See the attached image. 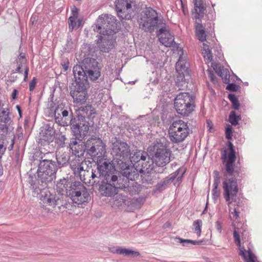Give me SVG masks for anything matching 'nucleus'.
<instances>
[{"label":"nucleus","mask_w":262,"mask_h":262,"mask_svg":"<svg viewBox=\"0 0 262 262\" xmlns=\"http://www.w3.org/2000/svg\"><path fill=\"white\" fill-rule=\"evenodd\" d=\"M221 158L225 165L224 180L223 182V195L228 205H229L232 201L235 200L238 191L237 182L233 177L236 157L233 145L231 142H229L228 149H225L222 151Z\"/></svg>","instance_id":"1"},{"label":"nucleus","mask_w":262,"mask_h":262,"mask_svg":"<svg viewBox=\"0 0 262 262\" xmlns=\"http://www.w3.org/2000/svg\"><path fill=\"white\" fill-rule=\"evenodd\" d=\"M115 18L109 15H101L97 18L93 30L100 35L97 44L101 51L107 53L116 44V32L115 31Z\"/></svg>","instance_id":"2"},{"label":"nucleus","mask_w":262,"mask_h":262,"mask_svg":"<svg viewBox=\"0 0 262 262\" xmlns=\"http://www.w3.org/2000/svg\"><path fill=\"white\" fill-rule=\"evenodd\" d=\"M128 170L121 171V175L118 177L115 181L106 182L102 181L105 184L101 187V193L105 196H111L117 193V189H123L129 192L131 194L138 193L140 191V186L134 182L136 178H138V173H131L129 174Z\"/></svg>","instance_id":"3"},{"label":"nucleus","mask_w":262,"mask_h":262,"mask_svg":"<svg viewBox=\"0 0 262 262\" xmlns=\"http://www.w3.org/2000/svg\"><path fill=\"white\" fill-rule=\"evenodd\" d=\"M112 149L114 157V164L121 171L128 170L130 172L129 174L131 173H138L137 170L130 167L126 163L130 155V147L126 142L116 139L112 143Z\"/></svg>","instance_id":"4"},{"label":"nucleus","mask_w":262,"mask_h":262,"mask_svg":"<svg viewBox=\"0 0 262 262\" xmlns=\"http://www.w3.org/2000/svg\"><path fill=\"white\" fill-rule=\"evenodd\" d=\"M73 72L74 76H84L88 80L89 78L93 81H96L100 76V70L97 60L92 58H85L80 65H76L73 67Z\"/></svg>","instance_id":"5"},{"label":"nucleus","mask_w":262,"mask_h":262,"mask_svg":"<svg viewBox=\"0 0 262 262\" xmlns=\"http://www.w3.org/2000/svg\"><path fill=\"white\" fill-rule=\"evenodd\" d=\"M138 22L141 29L149 33L160 29L165 23L158 16L157 12L150 7L146 8L141 12Z\"/></svg>","instance_id":"6"},{"label":"nucleus","mask_w":262,"mask_h":262,"mask_svg":"<svg viewBox=\"0 0 262 262\" xmlns=\"http://www.w3.org/2000/svg\"><path fill=\"white\" fill-rule=\"evenodd\" d=\"M148 151L153 155V160L158 167H163L171 161V151L160 140L155 141L148 147Z\"/></svg>","instance_id":"7"},{"label":"nucleus","mask_w":262,"mask_h":262,"mask_svg":"<svg viewBox=\"0 0 262 262\" xmlns=\"http://www.w3.org/2000/svg\"><path fill=\"white\" fill-rule=\"evenodd\" d=\"M193 96L189 93H180L174 99V107L177 113L183 116H188L194 108Z\"/></svg>","instance_id":"8"},{"label":"nucleus","mask_w":262,"mask_h":262,"mask_svg":"<svg viewBox=\"0 0 262 262\" xmlns=\"http://www.w3.org/2000/svg\"><path fill=\"white\" fill-rule=\"evenodd\" d=\"M189 127L187 123L182 120L174 121L168 129L170 141L174 143L183 141L189 135Z\"/></svg>","instance_id":"9"},{"label":"nucleus","mask_w":262,"mask_h":262,"mask_svg":"<svg viewBox=\"0 0 262 262\" xmlns=\"http://www.w3.org/2000/svg\"><path fill=\"white\" fill-rule=\"evenodd\" d=\"M58 166L55 161L44 159L40 161L37 170L38 178L42 183L51 182L54 178Z\"/></svg>","instance_id":"10"},{"label":"nucleus","mask_w":262,"mask_h":262,"mask_svg":"<svg viewBox=\"0 0 262 262\" xmlns=\"http://www.w3.org/2000/svg\"><path fill=\"white\" fill-rule=\"evenodd\" d=\"M106 146L102 140L97 137H91L85 143L87 153L93 158H101L106 152Z\"/></svg>","instance_id":"11"},{"label":"nucleus","mask_w":262,"mask_h":262,"mask_svg":"<svg viewBox=\"0 0 262 262\" xmlns=\"http://www.w3.org/2000/svg\"><path fill=\"white\" fill-rule=\"evenodd\" d=\"M69 164L74 174L79 177L81 181L85 184H93L96 182L95 181L94 182H91L90 180L89 181H87L86 176H89L90 173L89 171L84 170V166L86 165V163L79 155L72 156L69 161Z\"/></svg>","instance_id":"12"},{"label":"nucleus","mask_w":262,"mask_h":262,"mask_svg":"<svg viewBox=\"0 0 262 262\" xmlns=\"http://www.w3.org/2000/svg\"><path fill=\"white\" fill-rule=\"evenodd\" d=\"M245 232V229H241L238 227H234V230L233 232L234 241L236 245L240 247L239 254L244 258L245 261L255 262V256L252 253V251L250 249L246 251L244 247H241L240 236L241 235L243 236L244 235V232Z\"/></svg>","instance_id":"13"},{"label":"nucleus","mask_w":262,"mask_h":262,"mask_svg":"<svg viewBox=\"0 0 262 262\" xmlns=\"http://www.w3.org/2000/svg\"><path fill=\"white\" fill-rule=\"evenodd\" d=\"M100 159H99V161H100ZM97 168L99 174V177L100 178H103L104 181L105 180L106 182H114L117 180V176L114 173L115 169L108 161L106 160L100 161L98 164Z\"/></svg>","instance_id":"14"},{"label":"nucleus","mask_w":262,"mask_h":262,"mask_svg":"<svg viewBox=\"0 0 262 262\" xmlns=\"http://www.w3.org/2000/svg\"><path fill=\"white\" fill-rule=\"evenodd\" d=\"M69 196L74 203L78 205L87 202L89 199V193L86 189L79 182L74 187Z\"/></svg>","instance_id":"15"},{"label":"nucleus","mask_w":262,"mask_h":262,"mask_svg":"<svg viewBox=\"0 0 262 262\" xmlns=\"http://www.w3.org/2000/svg\"><path fill=\"white\" fill-rule=\"evenodd\" d=\"M40 200L45 206H51L53 208L56 206L61 205V200L59 196L55 193H51L47 189H44L40 192Z\"/></svg>","instance_id":"16"},{"label":"nucleus","mask_w":262,"mask_h":262,"mask_svg":"<svg viewBox=\"0 0 262 262\" xmlns=\"http://www.w3.org/2000/svg\"><path fill=\"white\" fill-rule=\"evenodd\" d=\"M160 42L165 47H170L175 44L174 37L172 35L165 23L157 32Z\"/></svg>","instance_id":"17"},{"label":"nucleus","mask_w":262,"mask_h":262,"mask_svg":"<svg viewBox=\"0 0 262 262\" xmlns=\"http://www.w3.org/2000/svg\"><path fill=\"white\" fill-rule=\"evenodd\" d=\"M78 182H72L70 179L63 178L56 184L57 191L62 195H70Z\"/></svg>","instance_id":"18"},{"label":"nucleus","mask_w":262,"mask_h":262,"mask_svg":"<svg viewBox=\"0 0 262 262\" xmlns=\"http://www.w3.org/2000/svg\"><path fill=\"white\" fill-rule=\"evenodd\" d=\"M147 154L144 152L142 150H137L134 152L133 154L130 153V155L129 156V158L132 163H138V166L141 165L142 168L140 169V172H142L145 170L148 169V167H147V164L144 163L147 158Z\"/></svg>","instance_id":"19"},{"label":"nucleus","mask_w":262,"mask_h":262,"mask_svg":"<svg viewBox=\"0 0 262 262\" xmlns=\"http://www.w3.org/2000/svg\"><path fill=\"white\" fill-rule=\"evenodd\" d=\"M69 112L63 110L61 105L58 106L54 111L55 119L57 123L62 126H66L71 121V117H69Z\"/></svg>","instance_id":"20"},{"label":"nucleus","mask_w":262,"mask_h":262,"mask_svg":"<svg viewBox=\"0 0 262 262\" xmlns=\"http://www.w3.org/2000/svg\"><path fill=\"white\" fill-rule=\"evenodd\" d=\"M84 76H74L75 81L72 85L70 87V95H73V93L77 92H82L83 91H87V86L89 83L88 80L84 78Z\"/></svg>","instance_id":"21"},{"label":"nucleus","mask_w":262,"mask_h":262,"mask_svg":"<svg viewBox=\"0 0 262 262\" xmlns=\"http://www.w3.org/2000/svg\"><path fill=\"white\" fill-rule=\"evenodd\" d=\"M76 138H83L89 130V123L83 119L72 127Z\"/></svg>","instance_id":"22"},{"label":"nucleus","mask_w":262,"mask_h":262,"mask_svg":"<svg viewBox=\"0 0 262 262\" xmlns=\"http://www.w3.org/2000/svg\"><path fill=\"white\" fill-rule=\"evenodd\" d=\"M70 147L75 156L82 155L85 150V144L83 145V142L79 138L72 139L70 144Z\"/></svg>","instance_id":"23"},{"label":"nucleus","mask_w":262,"mask_h":262,"mask_svg":"<svg viewBox=\"0 0 262 262\" xmlns=\"http://www.w3.org/2000/svg\"><path fill=\"white\" fill-rule=\"evenodd\" d=\"M211 66L217 75L222 78L225 83H228L229 82L230 74L227 69L222 67L219 64L216 63H212Z\"/></svg>","instance_id":"24"},{"label":"nucleus","mask_w":262,"mask_h":262,"mask_svg":"<svg viewBox=\"0 0 262 262\" xmlns=\"http://www.w3.org/2000/svg\"><path fill=\"white\" fill-rule=\"evenodd\" d=\"M111 252L113 253H116L120 255H123L125 256H130L133 257H135L140 255V253L137 251L119 247L111 249Z\"/></svg>","instance_id":"25"},{"label":"nucleus","mask_w":262,"mask_h":262,"mask_svg":"<svg viewBox=\"0 0 262 262\" xmlns=\"http://www.w3.org/2000/svg\"><path fill=\"white\" fill-rule=\"evenodd\" d=\"M55 133V130L52 127L46 125L41 130L40 135L43 140L49 143L54 140Z\"/></svg>","instance_id":"26"},{"label":"nucleus","mask_w":262,"mask_h":262,"mask_svg":"<svg viewBox=\"0 0 262 262\" xmlns=\"http://www.w3.org/2000/svg\"><path fill=\"white\" fill-rule=\"evenodd\" d=\"M178 173L179 170H177L174 173H171L168 177H166L163 181L159 183L156 185V189L159 191H162L164 190L166 186L174 180Z\"/></svg>","instance_id":"27"},{"label":"nucleus","mask_w":262,"mask_h":262,"mask_svg":"<svg viewBox=\"0 0 262 262\" xmlns=\"http://www.w3.org/2000/svg\"><path fill=\"white\" fill-rule=\"evenodd\" d=\"M213 175L214 178V182L213 184V188L212 189V195L213 200L214 201H216L220 195V191L217 189L219 184L220 182V177L219 172L216 170H214L213 171Z\"/></svg>","instance_id":"28"},{"label":"nucleus","mask_w":262,"mask_h":262,"mask_svg":"<svg viewBox=\"0 0 262 262\" xmlns=\"http://www.w3.org/2000/svg\"><path fill=\"white\" fill-rule=\"evenodd\" d=\"M119 18L121 19H130L134 15V10L132 6L126 7L116 11Z\"/></svg>","instance_id":"29"},{"label":"nucleus","mask_w":262,"mask_h":262,"mask_svg":"<svg viewBox=\"0 0 262 262\" xmlns=\"http://www.w3.org/2000/svg\"><path fill=\"white\" fill-rule=\"evenodd\" d=\"M71 96L73 98L74 103L79 105L82 104L87 99V91L73 93V95Z\"/></svg>","instance_id":"30"},{"label":"nucleus","mask_w":262,"mask_h":262,"mask_svg":"<svg viewBox=\"0 0 262 262\" xmlns=\"http://www.w3.org/2000/svg\"><path fill=\"white\" fill-rule=\"evenodd\" d=\"M195 33L198 39L201 41L206 40V34L202 25L199 22L195 21Z\"/></svg>","instance_id":"31"},{"label":"nucleus","mask_w":262,"mask_h":262,"mask_svg":"<svg viewBox=\"0 0 262 262\" xmlns=\"http://www.w3.org/2000/svg\"><path fill=\"white\" fill-rule=\"evenodd\" d=\"M135 0H116L115 1V6L116 11L121 9H124L126 7L132 6Z\"/></svg>","instance_id":"32"},{"label":"nucleus","mask_w":262,"mask_h":262,"mask_svg":"<svg viewBox=\"0 0 262 262\" xmlns=\"http://www.w3.org/2000/svg\"><path fill=\"white\" fill-rule=\"evenodd\" d=\"M188 69V64L180 57L179 60L176 63V70L177 72L186 73Z\"/></svg>","instance_id":"33"},{"label":"nucleus","mask_w":262,"mask_h":262,"mask_svg":"<svg viewBox=\"0 0 262 262\" xmlns=\"http://www.w3.org/2000/svg\"><path fill=\"white\" fill-rule=\"evenodd\" d=\"M56 161L58 163V167L63 166L68 161L70 160V157L67 153H63L60 156H56Z\"/></svg>","instance_id":"34"},{"label":"nucleus","mask_w":262,"mask_h":262,"mask_svg":"<svg viewBox=\"0 0 262 262\" xmlns=\"http://www.w3.org/2000/svg\"><path fill=\"white\" fill-rule=\"evenodd\" d=\"M202 54L204 58L208 61L209 62L212 59V54L209 49V46L205 43H203V47L202 49Z\"/></svg>","instance_id":"35"},{"label":"nucleus","mask_w":262,"mask_h":262,"mask_svg":"<svg viewBox=\"0 0 262 262\" xmlns=\"http://www.w3.org/2000/svg\"><path fill=\"white\" fill-rule=\"evenodd\" d=\"M175 241L176 242L182 244L184 246H187L189 244L200 245L202 242L201 241H196L190 239H184L180 237H176Z\"/></svg>","instance_id":"36"},{"label":"nucleus","mask_w":262,"mask_h":262,"mask_svg":"<svg viewBox=\"0 0 262 262\" xmlns=\"http://www.w3.org/2000/svg\"><path fill=\"white\" fill-rule=\"evenodd\" d=\"M11 119L9 117V111L8 108L3 110L0 112V121L5 123L9 122Z\"/></svg>","instance_id":"37"},{"label":"nucleus","mask_w":262,"mask_h":262,"mask_svg":"<svg viewBox=\"0 0 262 262\" xmlns=\"http://www.w3.org/2000/svg\"><path fill=\"white\" fill-rule=\"evenodd\" d=\"M194 8L199 15L203 14L204 7L203 6V0H194Z\"/></svg>","instance_id":"38"},{"label":"nucleus","mask_w":262,"mask_h":262,"mask_svg":"<svg viewBox=\"0 0 262 262\" xmlns=\"http://www.w3.org/2000/svg\"><path fill=\"white\" fill-rule=\"evenodd\" d=\"M241 119L239 116L236 115L235 112L231 111L229 117V121L232 125H236L238 124V121Z\"/></svg>","instance_id":"39"},{"label":"nucleus","mask_w":262,"mask_h":262,"mask_svg":"<svg viewBox=\"0 0 262 262\" xmlns=\"http://www.w3.org/2000/svg\"><path fill=\"white\" fill-rule=\"evenodd\" d=\"M178 75L176 79L177 85L181 89L185 84V73L178 72Z\"/></svg>","instance_id":"40"},{"label":"nucleus","mask_w":262,"mask_h":262,"mask_svg":"<svg viewBox=\"0 0 262 262\" xmlns=\"http://www.w3.org/2000/svg\"><path fill=\"white\" fill-rule=\"evenodd\" d=\"M228 98L232 102L233 107L235 110H238L239 108V104L237 98L235 97L234 94H229Z\"/></svg>","instance_id":"41"},{"label":"nucleus","mask_w":262,"mask_h":262,"mask_svg":"<svg viewBox=\"0 0 262 262\" xmlns=\"http://www.w3.org/2000/svg\"><path fill=\"white\" fill-rule=\"evenodd\" d=\"M202 225V221L201 220H197L193 223L195 232H196L198 236H200L201 235Z\"/></svg>","instance_id":"42"},{"label":"nucleus","mask_w":262,"mask_h":262,"mask_svg":"<svg viewBox=\"0 0 262 262\" xmlns=\"http://www.w3.org/2000/svg\"><path fill=\"white\" fill-rule=\"evenodd\" d=\"M82 111L85 112L88 117L95 114V109L91 105L85 106V107L83 108Z\"/></svg>","instance_id":"43"},{"label":"nucleus","mask_w":262,"mask_h":262,"mask_svg":"<svg viewBox=\"0 0 262 262\" xmlns=\"http://www.w3.org/2000/svg\"><path fill=\"white\" fill-rule=\"evenodd\" d=\"M26 58L24 53H20L17 59V63L21 64V67H25L26 63Z\"/></svg>","instance_id":"44"},{"label":"nucleus","mask_w":262,"mask_h":262,"mask_svg":"<svg viewBox=\"0 0 262 262\" xmlns=\"http://www.w3.org/2000/svg\"><path fill=\"white\" fill-rule=\"evenodd\" d=\"M7 142L6 141L0 139V159L6 151Z\"/></svg>","instance_id":"45"},{"label":"nucleus","mask_w":262,"mask_h":262,"mask_svg":"<svg viewBox=\"0 0 262 262\" xmlns=\"http://www.w3.org/2000/svg\"><path fill=\"white\" fill-rule=\"evenodd\" d=\"M77 18L70 17L69 18V29L72 31L74 28L77 27V23L76 20Z\"/></svg>","instance_id":"46"},{"label":"nucleus","mask_w":262,"mask_h":262,"mask_svg":"<svg viewBox=\"0 0 262 262\" xmlns=\"http://www.w3.org/2000/svg\"><path fill=\"white\" fill-rule=\"evenodd\" d=\"M66 137L63 135H59L55 139V142L59 147H62L64 144Z\"/></svg>","instance_id":"47"},{"label":"nucleus","mask_w":262,"mask_h":262,"mask_svg":"<svg viewBox=\"0 0 262 262\" xmlns=\"http://www.w3.org/2000/svg\"><path fill=\"white\" fill-rule=\"evenodd\" d=\"M21 68H23V67H21V64H18V67L17 68H16V71L17 72H21L20 70ZM24 69H25V77H24V80L25 81H27V79L28 78V71H29V69L28 67H26L25 66V67H24Z\"/></svg>","instance_id":"48"},{"label":"nucleus","mask_w":262,"mask_h":262,"mask_svg":"<svg viewBox=\"0 0 262 262\" xmlns=\"http://www.w3.org/2000/svg\"><path fill=\"white\" fill-rule=\"evenodd\" d=\"M229 210L230 214L233 215V217L235 219L238 217L239 212H238L236 208L233 209V211H232V208L230 206V205H228Z\"/></svg>","instance_id":"49"},{"label":"nucleus","mask_w":262,"mask_h":262,"mask_svg":"<svg viewBox=\"0 0 262 262\" xmlns=\"http://www.w3.org/2000/svg\"><path fill=\"white\" fill-rule=\"evenodd\" d=\"M238 88V86L234 83H230L226 87L227 90L232 92L236 91Z\"/></svg>","instance_id":"50"},{"label":"nucleus","mask_w":262,"mask_h":262,"mask_svg":"<svg viewBox=\"0 0 262 262\" xmlns=\"http://www.w3.org/2000/svg\"><path fill=\"white\" fill-rule=\"evenodd\" d=\"M226 137L228 139H231L232 130H231V127L230 125H228L226 128Z\"/></svg>","instance_id":"51"},{"label":"nucleus","mask_w":262,"mask_h":262,"mask_svg":"<svg viewBox=\"0 0 262 262\" xmlns=\"http://www.w3.org/2000/svg\"><path fill=\"white\" fill-rule=\"evenodd\" d=\"M8 128L5 124H0V134L3 135L7 133Z\"/></svg>","instance_id":"52"},{"label":"nucleus","mask_w":262,"mask_h":262,"mask_svg":"<svg viewBox=\"0 0 262 262\" xmlns=\"http://www.w3.org/2000/svg\"><path fill=\"white\" fill-rule=\"evenodd\" d=\"M36 84V78L34 77L33 79L31 81L29 84V90L30 91H32Z\"/></svg>","instance_id":"53"},{"label":"nucleus","mask_w":262,"mask_h":262,"mask_svg":"<svg viewBox=\"0 0 262 262\" xmlns=\"http://www.w3.org/2000/svg\"><path fill=\"white\" fill-rule=\"evenodd\" d=\"M79 10L76 7L74 6L72 9V16H70L71 17H74L75 18H78Z\"/></svg>","instance_id":"54"},{"label":"nucleus","mask_w":262,"mask_h":262,"mask_svg":"<svg viewBox=\"0 0 262 262\" xmlns=\"http://www.w3.org/2000/svg\"><path fill=\"white\" fill-rule=\"evenodd\" d=\"M207 72L208 73V76L210 78V79H211V80L212 82H215L216 81L215 79V77L213 75V74L212 73V72L211 71H210V70H208Z\"/></svg>","instance_id":"55"},{"label":"nucleus","mask_w":262,"mask_h":262,"mask_svg":"<svg viewBox=\"0 0 262 262\" xmlns=\"http://www.w3.org/2000/svg\"><path fill=\"white\" fill-rule=\"evenodd\" d=\"M215 227L219 232H221L222 226L221 223L219 221H217L215 222Z\"/></svg>","instance_id":"56"},{"label":"nucleus","mask_w":262,"mask_h":262,"mask_svg":"<svg viewBox=\"0 0 262 262\" xmlns=\"http://www.w3.org/2000/svg\"><path fill=\"white\" fill-rule=\"evenodd\" d=\"M17 93V91L16 89H14L13 91V92L12 93V98L13 99H15L16 98Z\"/></svg>","instance_id":"57"},{"label":"nucleus","mask_w":262,"mask_h":262,"mask_svg":"<svg viewBox=\"0 0 262 262\" xmlns=\"http://www.w3.org/2000/svg\"><path fill=\"white\" fill-rule=\"evenodd\" d=\"M119 199L121 200L122 201V203L120 202V204H118V205L122 206V205H126V201L123 198V197L119 196V198L118 199V200Z\"/></svg>","instance_id":"58"},{"label":"nucleus","mask_w":262,"mask_h":262,"mask_svg":"<svg viewBox=\"0 0 262 262\" xmlns=\"http://www.w3.org/2000/svg\"><path fill=\"white\" fill-rule=\"evenodd\" d=\"M204 11H205V10H204ZM195 11H196L195 10ZM197 13V15H198V16H195V18H196V21H197V22H199V23H200L201 20H200V18H199V17H200V16H202L204 14H201V15H199V14H198V13ZM203 13H204V12Z\"/></svg>","instance_id":"59"},{"label":"nucleus","mask_w":262,"mask_h":262,"mask_svg":"<svg viewBox=\"0 0 262 262\" xmlns=\"http://www.w3.org/2000/svg\"><path fill=\"white\" fill-rule=\"evenodd\" d=\"M16 108H17V111H18V112L19 113L20 117H21V111L20 107L19 105H17L16 106Z\"/></svg>","instance_id":"60"},{"label":"nucleus","mask_w":262,"mask_h":262,"mask_svg":"<svg viewBox=\"0 0 262 262\" xmlns=\"http://www.w3.org/2000/svg\"><path fill=\"white\" fill-rule=\"evenodd\" d=\"M82 20L80 19H78L77 21V27L79 28L81 25Z\"/></svg>","instance_id":"61"},{"label":"nucleus","mask_w":262,"mask_h":262,"mask_svg":"<svg viewBox=\"0 0 262 262\" xmlns=\"http://www.w3.org/2000/svg\"><path fill=\"white\" fill-rule=\"evenodd\" d=\"M14 143L12 142V143L11 144V145L8 147V149L9 150H11L12 149L13 147Z\"/></svg>","instance_id":"62"},{"label":"nucleus","mask_w":262,"mask_h":262,"mask_svg":"<svg viewBox=\"0 0 262 262\" xmlns=\"http://www.w3.org/2000/svg\"><path fill=\"white\" fill-rule=\"evenodd\" d=\"M91 177L92 178V179H94V178H95L96 177V175L95 174V173L94 172H93L92 171V173H91Z\"/></svg>","instance_id":"63"},{"label":"nucleus","mask_w":262,"mask_h":262,"mask_svg":"<svg viewBox=\"0 0 262 262\" xmlns=\"http://www.w3.org/2000/svg\"><path fill=\"white\" fill-rule=\"evenodd\" d=\"M3 169L2 166L0 164V176L3 174Z\"/></svg>","instance_id":"64"}]
</instances>
